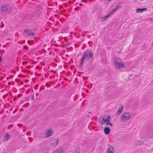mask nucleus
Returning a JSON list of instances; mask_svg holds the SVG:
<instances>
[{"label": "nucleus", "instance_id": "43", "mask_svg": "<svg viewBox=\"0 0 153 153\" xmlns=\"http://www.w3.org/2000/svg\"><path fill=\"white\" fill-rule=\"evenodd\" d=\"M87 0H82V1L84 2H85L87 1Z\"/></svg>", "mask_w": 153, "mask_h": 153}, {"label": "nucleus", "instance_id": "28", "mask_svg": "<svg viewBox=\"0 0 153 153\" xmlns=\"http://www.w3.org/2000/svg\"><path fill=\"white\" fill-rule=\"evenodd\" d=\"M79 9V7H77L74 8V10H77Z\"/></svg>", "mask_w": 153, "mask_h": 153}, {"label": "nucleus", "instance_id": "27", "mask_svg": "<svg viewBox=\"0 0 153 153\" xmlns=\"http://www.w3.org/2000/svg\"><path fill=\"white\" fill-rule=\"evenodd\" d=\"M30 89H28L27 90L26 92H25V93L26 94H27V93H28V92H30Z\"/></svg>", "mask_w": 153, "mask_h": 153}, {"label": "nucleus", "instance_id": "45", "mask_svg": "<svg viewBox=\"0 0 153 153\" xmlns=\"http://www.w3.org/2000/svg\"><path fill=\"white\" fill-rule=\"evenodd\" d=\"M7 94L6 95H3L2 97L3 98H4V97L7 96Z\"/></svg>", "mask_w": 153, "mask_h": 153}, {"label": "nucleus", "instance_id": "3", "mask_svg": "<svg viewBox=\"0 0 153 153\" xmlns=\"http://www.w3.org/2000/svg\"><path fill=\"white\" fill-rule=\"evenodd\" d=\"M0 10L2 13L6 14L9 13L10 12V10L8 9V5L6 4L1 5Z\"/></svg>", "mask_w": 153, "mask_h": 153}, {"label": "nucleus", "instance_id": "30", "mask_svg": "<svg viewBox=\"0 0 153 153\" xmlns=\"http://www.w3.org/2000/svg\"><path fill=\"white\" fill-rule=\"evenodd\" d=\"M22 96V94H19L18 96H17V97L19 98L20 97H21Z\"/></svg>", "mask_w": 153, "mask_h": 153}, {"label": "nucleus", "instance_id": "5", "mask_svg": "<svg viewBox=\"0 0 153 153\" xmlns=\"http://www.w3.org/2000/svg\"><path fill=\"white\" fill-rule=\"evenodd\" d=\"M24 34L25 33L28 36H34L35 35V33L30 30L25 29L24 30Z\"/></svg>", "mask_w": 153, "mask_h": 153}, {"label": "nucleus", "instance_id": "21", "mask_svg": "<svg viewBox=\"0 0 153 153\" xmlns=\"http://www.w3.org/2000/svg\"><path fill=\"white\" fill-rule=\"evenodd\" d=\"M80 150L79 149H76L74 153H79Z\"/></svg>", "mask_w": 153, "mask_h": 153}, {"label": "nucleus", "instance_id": "61", "mask_svg": "<svg viewBox=\"0 0 153 153\" xmlns=\"http://www.w3.org/2000/svg\"><path fill=\"white\" fill-rule=\"evenodd\" d=\"M17 125H18V126H19V125H22L21 124H18Z\"/></svg>", "mask_w": 153, "mask_h": 153}, {"label": "nucleus", "instance_id": "54", "mask_svg": "<svg viewBox=\"0 0 153 153\" xmlns=\"http://www.w3.org/2000/svg\"><path fill=\"white\" fill-rule=\"evenodd\" d=\"M16 112L15 111V110H14L13 112V114H14L15 112Z\"/></svg>", "mask_w": 153, "mask_h": 153}, {"label": "nucleus", "instance_id": "53", "mask_svg": "<svg viewBox=\"0 0 153 153\" xmlns=\"http://www.w3.org/2000/svg\"><path fill=\"white\" fill-rule=\"evenodd\" d=\"M38 94H39V93H36V96H37V95H38Z\"/></svg>", "mask_w": 153, "mask_h": 153}, {"label": "nucleus", "instance_id": "29", "mask_svg": "<svg viewBox=\"0 0 153 153\" xmlns=\"http://www.w3.org/2000/svg\"><path fill=\"white\" fill-rule=\"evenodd\" d=\"M27 43H28V44H30V45H31V44H32V43H31V42H30V41H29V40H28V41H27Z\"/></svg>", "mask_w": 153, "mask_h": 153}, {"label": "nucleus", "instance_id": "44", "mask_svg": "<svg viewBox=\"0 0 153 153\" xmlns=\"http://www.w3.org/2000/svg\"><path fill=\"white\" fill-rule=\"evenodd\" d=\"M25 82H29V80H27V79H26V80H25Z\"/></svg>", "mask_w": 153, "mask_h": 153}, {"label": "nucleus", "instance_id": "50", "mask_svg": "<svg viewBox=\"0 0 153 153\" xmlns=\"http://www.w3.org/2000/svg\"><path fill=\"white\" fill-rule=\"evenodd\" d=\"M54 153H58V152L56 150V151H55V152H54Z\"/></svg>", "mask_w": 153, "mask_h": 153}, {"label": "nucleus", "instance_id": "25", "mask_svg": "<svg viewBox=\"0 0 153 153\" xmlns=\"http://www.w3.org/2000/svg\"><path fill=\"white\" fill-rule=\"evenodd\" d=\"M34 98V94L31 95V100H33Z\"/></svg>", "mask_w": 153, "mask_h": 153}, {"label": "nucleus", "instance_id": "52", "mask_svg": "<svg viewBox=\"0 0 153 153\" xmlns=\"http://www.w3.org/2000/svg\"><path fill=\"white\" fill-rule=\"evenodd\" d=\"M13 100L14 101H15V100H16V97L14 98Z\"/></svg>", "mask_w": 153, "mask_h": 153}, {"label": "nucleus", "instance_id": "60", "mask_svg": "<svg viewBox=\"0 0 153 153\" xmlns=\"http://www.w3.org/2000/svg\"><path fill=\"white\" fill-rule=\"evenodd\" d=\"M24 48H27V46H24Z\"/></svg>", "mask_w": 153, "mask_h": 153}, {"label": "nucleus", "instance_id": "41", "mask_svg": "<svg viewBox=\"0 0 153 153\" xmlns=\"http://www.w3.org/2000/svg\"><path fill=\"white\" fill-rule=\"evenodd\" d=\"M35 75H38V76H39L40 75V74H38L36 73H35Z\"/></svg>", "mask_w": 153, "mask_h": 153}, {"label": "nucleus", "instance_id": "62", "mask_svg": "<svg viewBox=\"0 0 153 153\" xmlns=\"http://www.w3.org/2000/svg\"><path fill=\"white\" fill-rule=\"evenodd\" d=\"M84 78H87V77H84V76H83V79H84Z\"/></svg>", "mask_w": 153, "mask_h": 153}, {"label": "nucleus", "instance_id": "20", "mask_svg": "<svg viewBox=\"0 0 153 153\" xmlns=\"http://www.w3.org/2000/svg\"><path fill=\"white\" fill-rule=\"evenodd\" d=\"M116 11L114 9L113 10H112V11L109 14L111 16L112 14L114 12H115Z\"/></svg>", "mask_w": 153, "mask_h": 153}, {"label": "nucleus", "instance_id": "11", "mask_svg": "<svg viewBox=\"0 0 153 153\" xmlns=\"http://www.w3.org/2000/svg\"><path fill=\"white\" fill-rule=\"evenodd\" d=\"M110 128L108 127H105L104 130V132L106 135L108 134L110 131Z\"/></svg>", "mask_w": 153, "mask_h": 153}, {"label": "nucleus", "instance_id": "16", "mask_svg": "<svg viewBox=\"0 0 153 153\" xmlns=\"http://www.w3.org/2000/svg\"><path fill=\"white\" fill-rule=\"evenodd\" d=\"M58 153H62L63 151V149L62 148H59L57 150Z\"/></svg>", "mask_w": 153, "mask_h": 153}, {"label": "nucleus", "instance_id": "19", "mask_svg": "<svg viewBox=\"0 0 153 153\" xmlns=\"http://www.w3.org/2000/svg\"><path fill=\"white\" fill-rule=\"evenodd\" d=\"M122 112V111L119 110L118 111H117L116 113V116H117L119 115V114L121 113Z\"/></svg>", "mask_w": 153, "mask_h": 153}, {"label": "nucleus", "instance_id": "26", "mask_svg": "<svg viewBox=\"0 0 153 153\" xmlns=\"http://www.w3.org/2000/svg\"><path fill=\"white\" fill-rule=\"evenodd\" d=\"M18 76L19 77H25V76H23L21 74H19Z\"/></svg>", "mask_w": 153, "mask_h": 153}, {"label": "nucleus", "instance_id": "36", "mask_svg": "<svg viewBox=\"0 0 153 153\" xmlns=\"http://www.w3.org/2000/svg\"><path fill=\"white\" fill-rule=\"evenodd\" d=\"M11 72L14 73H15V74L16 73V72L15 71H11Z\"/></svg>", "mask_w": 153, "mask_h": 153}, {"label": "nucleus", "instance_id": "14", "mask_svg": "<svg viewBox=\"0 0 153 153\" xmlns=\"http://www.w3.org/2000/svg\"><path fill=\"white\" fill-rule=\"evenodd\" d=\"M86 60L85 58L82 56L80 62V68H82L84 62L85 60Z\"/></svg>", "mask_w": 153, "mask_h": 153}, {"label": "nucleus", "instance_id": "18", "mask_svg": "<svg viewBox=\"0 0 153 153\" xmlns=\"http://www.w3.org/2000/svg\"><path fill=\"white\" fill-rule=\"evenodd\" d=\"M123 108V105H120L119 107V110L122 111Z\"/></svg>", "mask_w": 153, "mask_h": 153}, {"label": "nucleus", "instance_id": "49", "mask_svg": "<svg viewBox=\"0 0 153 153\" xmlns=\"http://www.w3.org/2000/svg\"><path fill=\"white\" fill-rule=\"evenodd\" d=\"M116 7H117V8H118V9L119 8H120V7H119L118 6V5H117L116 6Z\"/></svg>", "mask_w": 153, "mask_h": 153}, {"label": "nucleus", "instance_id": "55", "mask_svg": "<svg viewBox=\"0 0 153 153\" xmlns=\"http://www.w3.org/2000/svg\"><path fill=\"white\" fill-rule=\"evenodd\" d=\"M91 36V35H89L88 36V37L89 38Z\"/></svg>", "mask_w": 153, "mask_h": 153}, {"label": "nucleus", "instance_id": "2", "mask_svg": "<svg viewBox=\"0 0 153 153\" xmlns=\"http://www.w3.org/2000/svg\"><path fill=\"white\" fill-rule=\"evenodd\" d=\"M100 117L99 119V122L100 125L102 126L105 123L106 125H110V127L113 126V124L110 122L111 117L109 116H108L106 119L101 118Z\"/></svg>", "mask_w": 153, "mask_h": 153}, {"label": "nucleus", "instance_id": "34", "mask_svg": "<svg viewBox=\"0 0 153 153\" xmlns=\"http://www.w3.org/2000/svg\"><path fill=\"white\" fill-rule=\"evenodd\" d=\"M3 111H4V109H3H3H2V111H0V114H1L3 112Z\"/></svg>", "mask_w": 153, "mask_h": 153}, {"label": "nucleus", "instance_id": "35", "mask_svg": "<svg viewBox=\"0 0 153 153\" xmlns=\"http://www.w3.org/2000/svg\"><path fill=\"white\" fill-rule=\"evenodd\" d=\"M71 43H70V42H69L68 44H67V46H68L69 45H71Z\"/></svg>", "mask_w": 153, "mask_h": 153}, {"label": "nucleus", "instance_id": "64", "mask_svg": "<svg viewBox=\"0 0 153 153\" xmlns=\"http://www.w3.org/2000/svg\"><path fill=\"white\" fill-rule=\"evenodd\" d=\"M53 70H52L51 71V72H53Z\"/></svg>", "mask_w": 153, "mask_h": 153}, {"label": "nucleus", "instance_id": "47", "mask_svg": "<svg viewBox=\"0 0 153 153\" xmlns=\"http://www.w3.org/2000/svg\"><path fill=\"white\" fill-rule=\"evenodd\" d=\"M27 63V62H22V64H25V63Z\"/></svg>", "mask_w": 153, "mask_h": 153}, {"label": "nucleus", "instance_id": "38", "mask_svg": "<svg viewBox=\"0 0 153 153\" xmlns=\"http://www.w3.org/2000/svg\"><path fill=\"white\" fill-rule=\"evenodd\" d=\"M32 80L33 82L36 79L34 78H32Z\"/></svg>", "mask_w": 153, "mask_h": 153}, {"label": "nucleus", "instance_id": "10", "mask_svg": "<svg viewBox=\"0 0 153 153\" xmlns=\"http://www.w3.org/2000/svg\"><path fill=\"white\" fill-rule=\"evenodd\" d=\"M147 10L146 8H138L136 9V11L137 13H141Z\"/></svg>", "mask_w": 153, "mask_h": 153}, {"label": "nucleus", "instance_id": "13", "mask_svg": "<svg viewBox=\"0 0 153 153\" xmlns=\"http://www.w3.org/2000/svg\"><path fill=\"white\" fill-rule=\"evenodd\" d=\"M10 137V135L8 133H7L3 137V140L4 141H7L8 140L9 138Z\"/></svg>", "mask_w": 153, "mask_h": 153}, {"label": "nucleus", "instance_id": "59", "mask_svg": "<svg viewBox=\"0 0 153 153\" xmlns=\"http://www.w3.org/2000/svg\"><path fill=\"white\" fill-rule=\"evenodd\" d=\"M79 4V5H80V6H82V4H81V3H80V4Z\"/></svg>", "mask_w": 153, "mask_h": 153}, {"label": "nucleus", "instance_id": "15", "mask_svg": "<svg viewBox=\"0 0 153 153\" xmlns=\"http://www.w3.org/2000/svg\"><path fill=\"white\" fill-rule=\"evenodd\" d=\"M110 16V15H109V14H108V15H107L106 16H105L104 17H102L100 18V19H101V21L102 22L105 21Z\"/></svg>", "mask_w": 153, "mask_h": 153}, {"label": "nucleus", "instance_id": "56", "mask_svg": "<svg viewBox=\"0 0 153 153\" xmlns=\"http://www.w3.org/2000/svg\"><path fill=\"white\" fill-rule=\"evenodd\" d=\"M4 91V90H1V92H3Z\"/></svg>", "mask_w": 153, "mask_h": 153}, {"label": "nucleus", "instance_id": "32", "mask_svg": "<svg viewBox=\"0 0 153 153\" xmlns=\"http://www.w3.org/2000/svg\"><path fill=\"white\" fill-rule=\"evenodd\" d=\"M19 80L18 79H15V81L16 82H18V81H19Z\"/></svg>", "mask_w": 153, "mask_h": 153}, {"label": "nucleus", "instance_id": "6", "mask_svg": "<svg viewBox=\"0 0 153 153\" xmlns=\"http://www.w3.org/2000/svg\"><path fill=\"white\" fill-rule=\"evenodd\" d=\"M115 68L117 70H120L123 68H125V63H121L118 65H114Z\"/></svg>", "mask_w": 153, "mask_h": 153}, {"label": "nucleus", "instance_id": "58", "mask_svg": "<svg viewBox=\"0 0 153 153\" xmlns=\"http://www.w3.org/2000/svg\"><path fill=\"white\" fill-rule=\"evenodd\" d=\"M12 82V84H13V85L14 84V82Z\"/></svg>", "mask_w": 153, "mask_h": 153}, {"label": "nucleus", "instance_id": "42", "mask_svg": "<svg viewBox=\"0 0 153 153\" xmlns=\"http://www.w3.org/2000/svg\"><path fill=\"white\" fill-rule=\"evenodd\" d=\"M4 25L3 24V25H1V26H0V27H1V28H2L3 27H4Z\"/></svg>", "mask_w": 153, "mask_h": 153}, {"label": "nucleus", "instance_id": "9", "mask_svg": "<svg viewBox=\"0 0 153 153\" xmlns=\"http://www.w3.org/2000/svg\"><path fill=\"white\" fill-rule=\"evenodd\" d=\"M53 134V131L51 129L48 130L45 132V136L48 137L51 136Z\"/></svg>", "mask_w": 153, "mask_h": 153}, {"label": "nucleus", "instance_id": "33", "mask_svg": "<svg viewBox=\"0 0 153 153\" xmlns=\"http://www.w3.org/2000/svg\"><path fill=\"white\" fill-rule=\"evenodd\" d=\"M114 9L116 11L117 10L118 8H117V7H116Z\"/></svg>", "mask_w": 153, "mask_h": 153}, {"label": "nucleus", "instance_id": "22", "mask_svg": "<svg viewBox=\"0 0 153 153\" xmlns=\"http://www.w3.org/2000/svg\"><path fill=\"white\" fill-rule=\"evenodd\" d=\"M122 4V2H120L118 4V5L119 7L120 8H121L122 7V6H121V4Z\"/></svg>", "mask_w": 153, "mask_h": 153}, {"label": "nucleus", "instance_id": "37", "mask_svg": "<svg viewBox=\"0 0 153 153\" xmlns=\"http://www.w3.org/2000/svg\"><path fill=\"white\" fill-rule=\"evenodd\" d=\"M12 126H13V125H10V126H9L7 127V128H9V127H10H10H12Z\"/></svg>", "mask_w": 153, "mask_h": 153}, {"label": "nucleus", "instance_id": "7", "mask_svg": "<svg viewBox=\"0 0 153 153\" xmlns=\"http://www.w3.org/2000/svg\"><path fill=\"white\" fill-rule=\"evenodd\" d=\"M59 140L58 139H56L51 140L50 141L51 146L53 147L56 146L58 143Z\"/></svg>", "mask_w": 153, "mask_h": 153}, {"label": "nucleus", "instance_id": "46", "mask_svg": "<svg viewBox=\"0 0 153 153\" xmlns=\"http://www.w3.org/2000/svg\"><path fill=\"white\" fill-rule=\"evenodd\" d=\"M29 86V84L27 85H25V87H27V86Z\"/></svg>", "mask_w": 153, "mask_h": 153}, {"label": "nucleus", "instance_id": "17", "mask_svg": "<svg viewBox=\"0 0 153 153\" xmlns=\"http://www.w3.org/2000/svg\"><path fill=\"white\" fill-rule=\"evenodd\" d=\"M137 142L138 143V145L139 146H141L143 143V142L142 141H137L136 143L137 146L138 145Z\"/></svg>", "mask_w": 153, "mask_h": 153}, {"label": "nucleus", "instance_id": "4", "mask_svg": "<svg viewBox=\"0 0 153 153\" xmlns=\"http://www.w3.org/2000/svg\"><path fill=\"white\" fill-rule=\"evenodd\" d=\"M131 117L130 113H125L122 115L121 120V121L128 120Z\"/></svg>", "mask_w": 153, "mask_h": 153}, {"label": "nucleus", "instance_id": "48", "mask_svg": "<svg viewBox=\"0 0 153 153\" xmlns=\"http://www.w3.org/2000/svg\"><path fill=\"white\" fill-rule=\"evenodd\" d=\"M8 85H10V82H8Z\"/></svg>", "mask_w": 153, "mask_h": 153}, {"label": "nucleus", "instance_id": "57", "mask_svg": "<svg viewBox=\"0 0 153 153\" xmlns=\"http://www.w3.org/2000/svg\"><path fill=\"white\" fill-rule=\"evenodd\" d=\"M29 133H26V135H29Z\"/></svg>", "mask_w": 153, "mask_h": 153}, {"label": "nucleus", "instance_id": "51", "mask_svg": "<svg viewBox=\"0 0 153 153\" xmlns=\"http://www.w3.org/2000/svg\"><path fill=\"white\" fill-rule=\"evenodd\" d=\"M36 68H38V69H39L40 68L39 67H38V66H36Z\"/></svg>", "mask_w": 153, "mask_h": 153}, {"label": "nucleus", "instance_id": "8", "mask_svg": "<svg viewBox=\"0 0 153 153\" xmlns=\"http://www.w3.org/2000/svg\"><path fill=\"white\" fill-rule=\"evenodd\" d=\"M114 152V148L112 146L109 145L107 151L106 153H113Z\"/></svg>", "mask_w": 153, "mask_h": 153}, {"label": "nucleus", "instance_id": "31", "mask_svg": "<svg viewBox=\"0 0 153 153\" xmlns=\"http://www.w3.org/2000/svg\"><path fill=\"white\" fill-rule=\"evenodd\" d=\"M38 85H36V86H35L34 87V89H37V86Z\"/></svg>", "mask_w": 153, "mask_h": 153}, {"label": "nucleus", "instance_id": "40", "mask_svg": "<svg viewBox=\"0 0 153 153\" xmlns=\"http://www.w3.org/2000/svg\"><path fill=\"white\" fill-rule=\"evenodd\" d=\"M31 67V66L29 65V66H28L26 68H30Z\"/></svg>", "mask_w": 153, "mask_h": 153}, {"label": "nucleus", "instance_id": "63", "mask_svg": "<svg viewBox=\"0 0 153 153\" xmlns=\"http://www.w3.org/2000/svg\"><path fill=\"white\" fill-rule=\"evenodd\" d=\"M46 46V45L45 44V45H44V47H45Z\"/></svg>", "mask_w": 153, "mask_h": 153}, {"label": "nucleus", "instance_id": "1", "mask_svg": "<svg viewBox=\"0 0 153 153\" xmlns=\"http://www.w3.org/2000/svg\"><path fill=\"white\" fill-rule=\"evenodd\" d=\"M86 59V61L90 59L88 63L90 64L92 63L93 61L94 54L92 51L89 50H87L82 55Z\"/></svg>", "mask_w": 153, "mask_h": 153}, {"label": "nucleus", "instance_id": "12", "mask_svg": "<svg viewBox=\"0 0 153 153\" xmlns=\"http://www.w3.org/2000/svg\"><path fill=\"white\" fill-rule=\"evenodd\" d=\"M122 63V60L120 58H117L116 59V58H115V60L114 61V65H118Z\"/></svg>", "mask_w": 153, "mask_h": 153}, {"label": "nucleus", "instance_id": "23", "mask_svg": "<svg viewBox=\"0 0 153 153\" xmlns=\"http://www.w3.org/2000/svg\"><path fill=\"white\" fill-rule=\"evenodd\" d=\"M1 36L2 37H4V36H6V33L4 32L1 35Z\"/></svg>", "mask_w": 153, "mask_h": 153}, {"label": "nucleus", "instance_id": "24", "mask_svg": "<svg viewBox=\"0 0 153 153\" xmlns=\"http://www.w3.org/2000/svg\"><path fill=\"white\" fill-rule=\"evenodd\" d=\"M2 53H1V56H0V63L1 62V60L2 59Z\"/></svg>", "mask_w": 153, "mask_h": 153}, {"label": "nucleus", "instance_id": "39", "mask_svg": "<svg viewBox=\"0 0 153 153\" xmlns=\"http://www.w3.org/2000/svg\"><path fill=\"white\" fill-rule=\"evenodd\" d=\"M13 77V76L12 75H10L9 76L10 78H12Z\"/></svg>", "mask_w": 153, "mask_h": 153}]
</instances>
